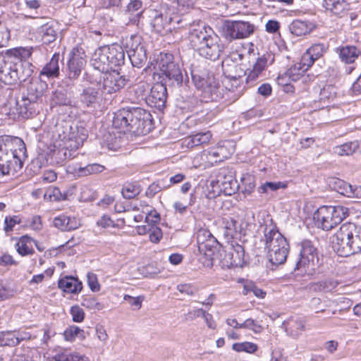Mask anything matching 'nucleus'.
Returning <instances> with one entry per match:
<instances>
[{
    "instance_id": "de8ad7c7",
    "label": "nucleus",
    "mask_w": 361,
    "mask_h": 361,
    "mask_svg": "<svg viewBox=\"0 0 361 361\" xmlns=\"http://www.w3.org/2000/svg\"><path fill=\"white\" fill-rule=\"evenodd\" d=\"M286 187V184L282 182H266L259 188L258 191L260 193H268L269 191H276Z\"/></svg>"
},
{
    "instance_id": "a878e982",
    "label": "nucleus",
    "mask_w": 361,
    "mask_h": 361,
    "mask_svg": "<svg viewBox=\"0 0 361 361\" xmlns=\"http://www.w3.org/2000/svg\"><path fill=\"white\" fill-rule=\"evenodd\" d=\"M212 136V133L209 131L198 133L185 138L182 142V145L192 149L195 147L208 144Z\"/></svg>"
},
{
    "instance_id": "5701e85b",
    "label": "nucleus",
    "mask_w": 361,
    "mask_h": 361,
    "mask_svg": "<svg viewBox=\"0 0 361 361\" xmlns=\"http://www.w3.org/2000/svg\"><path fill=\"white\" fill-rule=\"evenodd\" d=\"M336 52L342 62L350 64L361 55V49L354 45H345L337 47Z\"/></svg>"
},
{
    "instance_id": "a19ab883",
    "label": "nucleus",
    "mask_w": 361,
    "mask_h": 361,
    "mask_svg": "<svg viewBox=\"0 0 361 361\" xmlns=\"http://www.w3.org/2000/svg\"><path fill=\"white\" fill-rule=\"evenodd\" d=\"M336 96V87L331 85H326L320 90L319 101L324 104L330 102Z\"/></svg>"
},
{
    "instance_id": "2f4dec72",
    "label": "nucleus",
    "mask_w": 361,
    "mask_h": 361,
    "mask_svg": "<svg viewBox=\"0 0 361 361\" xmlns=\"http://www.w3.org/2000/svg\"><path fill=\"white\" fill-rule=\"evenodd\" d=\"M99 99V92L93 87L83 89L80 95V100L87 107H93Z\"/></svg>"
},
{
    "instance_id": "f03ea898",
    "label": "nucleus",
    "mask_w": 361,
    "mask_h": 361,
    "mask_svg": "<svg viewBox=\"0 0 361 361\" xmlns=\"http://www.w3.org/2000/svg\"><path fill=\"white\" fill-rule=\"evenodd\" d=\"M189 40L201 56L211 61L219 59L224 49L219 37L209 27H199L191 30Z\"/></svg>"
},
{
    "instance_id": "864d4df0",
    "label": "nucleus",
    "mask_w": 361,
    "mask_h": 361,
    "mask_svg": "<svg viewBox=\"0 0 361 361\" xmlns=\"http://www.w3.org/2000/svg\"><path fill=\"white\" fill-rule=\"evenodd\" d=\"M49 197L51 201H61L66 199V196L63 195L60 190L57 188H49L44 194V197Z\"/></svg>"
},
{
    "instance_id": "8fccbe9b",
    "label": "nucleus",
    "mask_w": 361,
    "mask_h": 361,
    "mask_svg": "<svg viewBox=\"0 0 361 361\" xmlns=\"http://www.w3.org/2000/svg\"><path fill=\"white\" fill-rule=\"evenodd\" d=\"M243 329L252 331L255 334H260L263 331L264 327L257 321L249 318L243 322Z\"/></svg>"
},
{
    "instance_id": "13d9d810",
    "label": "nucleus",
    "mask_w": 361,
    "mask_h": 361,
    "mask_svg": "<svg viewBox=\"0 0 361 361\" xmlns=\"http://www.w3.org/2000/svg\"><path fill=\"white\" fill-rule=\"evenodd\" d=\"M315 59L311 56V55L306 51L302 56L300 62L298 63L302 66L306 71L312 66Z\"/></svg>"
},
{
    "instance_id": "f257e3e1",
    "label": "nucleus",
    "mask_w": 361,
    "mask_h": 361,
    "mask_svg": "<svg viewBox=\"0 0 361 361\" xmlns=\"http://www.w3.org/2000/svg\"><path fill=\"white\" fill-rule=\"evenodd\" d=\"M151 114L141 109H122L114 114L112 126L121 133L145 135L149 132Z\"/></svg>"
},
{
    "instance_id": "ea45409f",
    "label": "nucleus",
    "mask_w": 361,
    "mask_h": 361,
    "mask_svg": "<svg viewBox=\"0 0 361 361\" xmlns=\"http://www.w3.org/2000/svg\"><path fill=\"white\" fill-rule=\"evenodd\" d=\"M334 189L344 196L352 197L353 186L341 179L334 180Z\"/></svg>"
},
{
    "instance_id": "39448f33",
    "label": "nucleus",
    "mask_w": 361,
    "mask_h": 361,
    "mask_svg": "<svg viewBox=\"0 0 361 361\" xmlns=\"http://www.w3.org/2000/svg\"><path fill=\"white\" fill-rule=\"evenodd\" d=\"M125 59L122 47L113 44L98 48L92 55L91 64L94 70L102 73L123 64Z\"/></svg>"
},
{
    "instance_id": "bf43d9fd",
    "label": "nucleus",
    "mask_w": 361,
    "mask_h": 361,
    "mask_svg": "<svg viewBox=\"0 0 361 361\" xmlns=\"http://www.w3.org/2000/svg\"><path fill=\"white\" fill-rule=\"evenodd\" d=\"M123 298L130 304V306L135 307L137 310L140 309L142 307L143 298L140 296L135 298L128 295H125Z\"/></svg>"
},
{
    "instance_id": "c85d7f7f",
    "label": "nucleus",
    "mask_w": 361,
    "mask_h": 361,
    "mask_svg": "<svg viewBox=\"0 0 361 361\" xmlns=\"http://www.w3.org/2000/svg\"><path fill=\"white\" fill-rule=\"evenodd\" d=\"M37 35L44 44H49L54 42L57 35L55 24L48 22L42 25L38 28Z\"/></svg>"
},
{
    "instance_id": "6ab92c4d",
    "label": "nucleus",
    "mask_w": 361,
    "mask_h": 361,
    "mask_svg": "<svg viewBox=\"0 0 361 361\" xmlns=\"http://www.w3.org/2000/svg\"><path fill=\"white\" fill-rule=\"evenodd\" d=\"M132 44H127V54L132 65L135 67H142L147 61L146 50L140 44V38L137 37L131 39Z\"/></svg>"
},
{
    "instance_id": "423d86ee",
    "label": "nucleus",
    "mask_w": 361,
    "mask_h": 361,
    "mask_svg": "<svg viewBox=\"0 0 361 361\" xmlns=\"http://www.w3.org/2000/svg\"><path fill=\"white\" fill-rule=\"evenodd\" d=\"M191 75L195 87L200 91L202 102H216L224 98V88L212 73L207 71L192 70Z\"/></svg>"
},
{
    "instance_id": "1a4fd4ad",
    "label": "nucleus",
    "mask_w": 361,
    "mask_h": 361,
    "mask_svg": "<svg viewBox=\"0 0 361 361\" xmlns=\"http://www.w3.org/2000/svg\"><path fill=\"white\" fill-rule=\"evenodd\" d=\"M154 68L164 75L173 85H180L183 80L182 71L169 53H159L154 60Z\"/></svg>"
},
{
    "instance_id": "e2e57ef3",
    "label": "nucleus",
    "mask_w": 361,
    "mask_h": 361,
    "mask_svg": "<svg viewBox=\"0 0 361 361\" xmlns=\"http://www.w3.org/2000/svg\"><path fill=\"white\" fill-rule=\"evenodd\" d=\"M267 63V59L264 56L257 59V61L253 65V70L259 74L264 70Z\"/></svg>"
},
{
    "instance_id": "4c0bfd02",
    "label": "nucleus",
    "mask_w": 361,
    "mask_h": 361,
    "mask_svg": "<svg viewBox=\"0 0 361 361\" xmlns=\"http://www.w3.org/2000/svg\"><path fill=\"white\" fill-rule=\"evenodd\" d=\"M359 147L357 140L338 145L334 148V152L339 156H349L353 154Z\"/></svg>"
},
{
    "instance_id": "69168bd1",
    "label": "nucleus",
    "mask_w": 361,
    "mask_h": 361,
    "mask_svg": "<svg viewBox=\"0 0 361 361\" xmlns=\"http://www.w3.org/2000/svg\"><path fill=\"white\" fill-rule=\"evenodd\" d=\"M96 335L97 338L104 344L107 342L109 336L106 334V329L103 326L97 325L96 326Z\"/></svg>"
},
{
    "instance_id": "9b49d317",
    "label": "nucleus",
    "mask_w": 361,
    "mask_h": 361,
    "mask_svg": "<svg viewBox=\"0 0 361 361\" xmlns=\"http://www.w3.org/2000/svg\"><path fill=\"white\" fill-rule=\"evenodd\" d=\"M197 243L199 261L204 267L211 268L214 264V255L218 245L216 239L209 230L201 228L197 233Z\"/></svg>"
},
{
    "instance_id": "3c124183",
    "label": "nucleus",
    "mask_w": 361,
    "mask_h": 361,
    "mask_svg": "<svg viewBox=\"0 0 361 361\" xmlns=\"http://www.w3.org/2000/svg\"><path fill=\"white\" fill-rule=\"evenodd\" d=\"M81 305L90 310H100L101 305L97 301V299L93 295H85L82 298Z\"/></svg>"
},
{
    "instance_id": "09e8293b",
    "label": "nucleus",
    "mask_w": 361,
    "mask_h": 361,
    "mask_svg": "<svg viewBox=\"0 0 361 361\" xmlns=\"http://www.w3.org/2000/svg\"><path fill=\"white\" fill-rule=\"evenodd\" d=\"M326 47L324 44H314L312 45L307 51L313 57L315 61L323 56L326 52Z\"/></svg>"
},
{
    "instance_id": "7c9ffc66",
    "label": "nucleus",
    "mask_w": 361,
    "mask_h": 361,
    "mask_svg": "<svg viewBox=\"0 0 361 361\" xmlns=\"http://www.w3.org/2000/svg\"><path fill=\"white\" fill-rule=\"evenodd\" d=\"M314 27V23L301 20H294L289 25L290 32L298 37L310 33Z\"/></svg>"
},
{
    "instance_id": "393cba45",
    "label": "nucleus",
    "mask_w": 361,
    "mask_h": 361,
    "mask_svg": "<svg viewBox=\"0 0 361 361\" xmlns=\"http://www.w3.org/2000/svg\"><path fill=\"white\" fill-rule=\"evenodd\" d=\"M32 47H17L6 51V54L8 58H16L20 59L22 62L20 66H27V68H32V66L29 62L26 61L29 59L32 53Z\"/></svg>"
},
{
    "instance_id": "6e6552de",
    "label": "nucleus",
    "mask_w": 361,
    "mask_h": 361,
    "mask_svg": "<svg viewBox=\"0 0 361 361\" xmlns=\"http://www.w3.org/2000/svg\"><path fill=\"white\" fill-rule=\"evenodd\" d=\"M181 22L180 18L176 13V8L173 5L162 4L159 8L153 11V19L152 26L157 32L171 31L178 28V25Z\"/></svg>"
},
{
    "instance_id": "0eeeda50",
    "label": "nucleus",
    "mask_w": 361,
    "mask_h": 361,
    "mask_svg": "<svg viewBox=\"0 0 361 361\" xmlns=\"http://www.w3.org/2000/svg\"><path fill=\"white\" fill-rule=\"evenodd\" d=\"M348 216V209L341 205L322 206L314 214L316 224L323 230L329 231L339 224Z\"/></svg>"
},
{
    "instance_id": "f8f14e48",
    "label": "nucleus",
    "mask_w": 361,
    "mask_h": 361,
    "mask_svg": "<svg viewBox=\"0 0 361 361\" xmlns=\"http://www.w3.org/2000/svg\"><path fill=\"white\" fill-rule=\"evenodd\" d=\"M11 58L0 55V80L5 84L12 85L18 81H25L31 76L33 70L27 68L22 74L18 73V64L9 61Z\"/></svg>"
},
{
    "instance_id": "4468645a",
    "label": "nucleus",
    "mask_w": 361,
    "mask_h": 361,
    "mask_svg": "<svg viewBox=\"0 0 361 361\" xmlns=\"http://www.w3.org/2000/svg\"><path fill=\"white\" fill-rule=\"evenodd\" d=\"M256 26L245 20H228L225 23L224 35L226 39H243L250 37L255 31Z\"/></svg>"
},
{
    "instance_id": "412c9836",
    "label": "nucleus",
    "mask_w": 361,
    "mask_h": 361,
    "mask_svg": "<svg viewBox=\"0 0 361 361\" xmlns=\"http://www.w3.org/2000/svg\"><path fill=\"white\" fill-rule=\"evenodd\" d=\"M216 183L228 195L234 193L237 189V182L233 173L228 169H220L216 175Z\"/></svg>"
},
{
    "instance_id": "ddd939ff",
    "label": "nucleus",
    "mask_w": 361,
    "mask_h": 361,
    "mask_svg": "<svg viewBox=\"0 0 361 361\" xmlns=\"http://www.w3.org/2000/svg\"><path fill=\"white\" fill-rule=\"evenodd\" d=\"M63 143L54 145L53 148L50 149L49 155L51 161L56 164H62L66 160L70 159L73 157V152L78 149L82 144L81 140H74L73 137L63 135Z\"/></svg>"
},
{
    "instance_id": "338daca9",
    "label": "nucleus",
    "mask_w": 361,
    "mask_h": 361,
    "mask_svg": "<svg viewBox=\"0 0 361 361\" xmlns=\"http://www.w3.org/2000/svg\"><path fill=\"white\" fill-rule=\"evenodd\" d=\"M280 27L277 20H269L265 25V30L269 33H276Z\"/></svg>"
},
{
    "instance_id": "49530a36",
    "label": "nucleus",
    "mask_w": 361,
    "mask_h": 361,
    "mask_svg": "<svg viewBox=\"0 0 361 361\" xmlns=\"http://www.w3.org/2000/svg\"><path fill=\"white\" fill-rule=\"evenodd\" d=\"M307 71L298 63L291 66L287 71V75L293 81H298Z\"/></svg>"
},
{
    "instance_id": "e433bc0d",
    "label": "nucleus",
    "mask_w": 361,
    "mask_h": 361,
    "mask_svg": "<svg viewBox=\"0 0 361 361\" xmlns=\"http://www.w3.org/2000/svg\"><path fill=\"white\" fill-rule=\"evenodd\" d=\"M322 6L326 10L336 16H339L345 11V0H323Z\"/></svg>"
},
{
    "instance_id": "37998d69",
    "label": "nucleus",
    "mask_w": 361,
    "mask_h": 361,
    "mask_svg": "<svg viewBox=\"0 0 361 361\" xmlns=\"http://www.w3.org/2000/svg\"><path fill=\"white\" fill-rule=\"evenodd\" d=\"M232 349L236 352H245L247 353H254L258 349L257 344L252 342L235 343L232 345Z\"/></svg>"
},
{
    "instance_id": "603ef678",
    "label": "nucleus",
    "mask_w": 361,
    "mask_h": 361,
    "mask_svg": "<svg viewBox=\"0 0 361 361\" xmlns=\"http://www.w3.org/2000/svg\"><path fill=\"white\" fill-rule=\"evenodd\" d=\"M140 192V188L133 185H127L122 189V194L126 199H132Z\"/></svg>"
},
{
    "instance_id": "f704fd0d",
    "label": "nucleus",
    "mask_w": 361,
    "mask_h": 361,
    "mask_svg": "<svg viewBox=\"0 0 361 361\" xmlns=\"http://www.w3.org/2000/svg\"><path fill=\"white\" fill-rule=\"evenodd\" d=\"M34 239L28 235H23L16 244V248L21 256L31 255L35 252L32 247Z\"/></svg>"
},
{
    "instance_id": "2eb2a0df",
    "label": "nucleus",
    "mask_w": 361,
    "mask_h": 361,
    "mask_svg": "<svg viewBox=\"0 0 361 361\" xmlns=\"http://www.w3.org/2000/svg\"><path fill=\"white\" fill-rule=\"evenodd\" d=\"M127 79L116 70L102 73L99 89L104 94H111L119 91L126 85Z\"/></svg>"
},
{
    "instance_id": "774afa93",
    "label": "nucleus",
    "mask_w": 361,
    "mask_h": 361,
    "mask_svg": "<svg viewBox=\"0 0 361 361\" xmlns=\"http://www.w3.org/2000/svg\"><path fill=\"white\" fill-rule=\"evenodd\" d=\"M247 75L245 79V82L249 86L253 85V83L256 81V80L259 78V73L254 71L253 69L249 71L247 73H245Z\"/></svg>"
},
{
    "instance_id": "9d476101",
    "label": "nucleus",
    "mask_w": 361,
    "mask_h": 361,
    "mask_svg": "<svg viewBox=\"0 0 361 361\" xmlns=\"http://www.w3.org/2000/svg\"><path fill=\"white\" fill-rule=\"evenodd\" d=\"M319 264L317 249L310 240H303L300 244L299 257L295 263V271L299 274L312 275Z\"/></svg>"
},
{
    "instance_id": "f3484780",
    "label": "nucleus",
    "mask_w": 361,
    "mask_h": 361,
    "mask_svg": "<svg viewBox=\"0 0 361 361\" xmlns=\"http://www.w3.org/2000/svg\"><path fill=\"white\" fill-rule=\"evenodd\" d=\"M221 229L224 236L228 240L240 238L243 233V221L233 217L226 216L221 220Z\"/></svg>"
},
{
    "instance_id": "c03bdc74",
    "label": "nucleus",
    "mask_w": 361,
    "mask_h": 361,
    "mask_svg": "<svg viewBox=\"0 0 361 361\" xmlns=\"http://www.w3.org/2000/svg\"><path fill=\"white\" fill-rule=\"evenodd\" d=\"M57 361H90L89 358L78 353H61L55 355Z\"/></svg>"
},
{
    "instance_id": "7ed1b4c3",
    "label": "nucleus",
    "mask_w": 361,
    "mask_h": 361,
    "mask_svg": "<svg viewBox=\"0 0 361 361\" xmlns=\"http://www.w3.org/2000/svg\"><path fill=\"white\" fill-rule=\"evenodd\" d=\"M332 247L338 255L348 257L361 252V228L345 223L331 238Z\"/></svg>"
},
{
    "instance_id": "dca6fc26",
    "label": "nucleus",
    "mask_w": 361,
    "mask_h": 361,
    "mask_svg": "<svg viewBox=\"0 0 361 361\" xmlns=\"http://www.w3.org/2000/svg\"><path fill=\"white\" fill-rule=\"evenodd\" d=\"M223 82L225 100L229 102H233L237 100L243 95L246 88L240 76H228Z\"/></svg>"
},
{
    "instance_id": "bb28decb",
    "label": "nucleus",
    "mask_w": 361,
    "mask_h": 361,
    "mask_svg": "<svg viewBox=\"0 0 361 361\" xmlns=\"http://www.w3.org/2000/svg\"><path fill=\"white\" fill-rule=\"evenodd\" d=\"M58 286L68 293H78L82 289V283L77 278L66 276L58 281Z\"/></svg>"
},
{
    "instance_id": "6e6d98bb",
    "label": "nucleus",
    "mask_w": 361,
    "mask_h": 361,
    "mask_svg": "<svg viewBox=\"0 0 361 361\" xmlns=\"http://www.w3.org/2000/svg\"><path fill=\"white\" fill-rule=\"evenodd\" d=\"M249 292H252L253 294L259 298H264L266 295V293L264 291L253 285L244 286L243 290V295H247Z\"/></svg>"
},
{
    "instance_id": "58836bf2",
    "label": "nucleus",
    "mask_w": 361,
    "mask_h": 361,
    "mask_svg": "<svg viewBox=\"0 0 361 361\" xmlns=\"http://www.w3.org/2000/svg\"><path fill=\"white\" fill-rule=\"evenodd\" d=\"M64 338L67 341H74L77 338L80 340L85 338L84 330L76 326H71L63 333Z\"/></svg>"
},
{
    "instance_id": "aec40b11",
    "label": "nucleus",
    "mask_w": 361,
    "mask_h": 361,
    "mask_svg": "<svg viewBox=\"0 0 361 361\" xmlns=\"http://www.w3.org/2000/svg\"><path fill=\"white\" fill-rule=\"evenodd\" d=\"M287 335L294 339L298 338L305 331V320L299 316H293L282 324Z\"/></svg>"
},
{
    "instance_id": "c756f323",
    "label": "nucleus",
    "mask_w": 361,
    "mask_h": 361,
    "mask_svg": "<svg viewBox=\"0 0 361 361\" xmlns=\"http://www.w3.org/2000/svg\"><path fill=\"white\" fill-rule=\"evenodd\" d=\"M126 14L129 16V23L138 25L142 15V2L140 0H130L127 6Z\"/></svg>"
},
{
    "instance_id": "473e14b6",
    "label": "nucleus",
    "mask_w": 361,
    "mask_h": 361,
    "mask_svg": "<svg viewBox=\"0 0 361 361\" xmlns=\"http://www.w3.org/2000/svg\"><path fill=\"white\" fill-rule=\"evenodd\" d=\"M105 166L97 163L89 164L85 166L74 169V174L78 177H86L101 173L105 170Z\"/></svg>"
},
{
    "instance_id": "cd10ccee",
    "label": "nucleus",
    "mask_w": 361,
    "mask_h": 361,
    "mask_svg": "<svg viewBox=\"0 0 361 361\" xmlns=\"http://www.w3.org/2000/svg\"><path fill=\"white\" fill-rule=\"evenodd\" d=\"M167 98L166 86L162 83H157L151 88L149 100L158 107L164 106Z\"/></svg>"
},
{
    "instance_id": "79ce46f5",
    "label": "nucleus",
    "mask_w": 361,
    "mask_h": 361,
    "mask_svg": "<svg viewBox=\"0 0 361 361\" xmlns=\"http://www.w3.org/2000/svg\"><path fill=\"white\" fill-rule=\"evenodd\" d=\"M224 149L222 147L212 148L204 154L207 156V161L211 163H217L226 158L224 153Z\"/></svg>"
},
{
    "instance_id": "72a5a7b5",
    "label": "nucleus",
    "mask_w": 361,
    "mask_h": 361,
    "mask_svg": "<svg viewBox=\"0 0 361 361\" xmlns=\"http://www.w3.org/2000/svg\"><path fill=\"white\" fill-rule=\"evenodd\" d=\"M59 54H54L50 61L42 69L40 75L49 78H56L59 75Z\"/></svg>"
},
{
    "instance_id": "4be33fe9",
    "label": "nucleus",
    "mask_w": 361,
    "mask_h": 361,
    "mask_svg": "<svg viewBox=\"0 0 361 361\" xmlns=\"http://www.w3.org/2000/svg\"><path fill=\"white\" fill-rule=\"evenodd\" d=\"M38 96L36 94L27 92L23 94L20 99H17L16 105L18 114L24 118L29 117L34 110Z\"/></svg>"
},
{
    "instance_id": "0e129e2a",
    "label": "nucleus",
    "mask_w": 361,
    "mask_h": 361,
    "mask_svg": "<svg viewBox=\"0 0 361 361\" xmlns=\"http://www.w3.org/2000/svg\"><path fill=\"white\" fill-rule=\"evenodd\" d=\"M163 187L160 185L159 183H152L146 190L147 196L149 197H154L157 193L160 192Z\"/></svg>"
},
{
    "instance_id": "5fc2aeb1",
    "label": "nucleus",
    "mask_w": 361,
    "mask_h": 361,
    "mask_svg": "<svg viewBox=\"0 0 361 361\" xmlns=\"http://www.w3.org/2000/svg\"><path fill=\"white\" fill-rule=\"evenodd\" d=\"M70 314L74 322L80 323L84 320L85 312L78 305H73L70 310Z\"/></svg>"
},
{
    "instance_id": "a211bd4d",
    "label": "nucleus",
    "mask_w": 361,
    "mask_h": 361,
    "mask_svg": "<svg viewBox=\"0 0 361 361\" xmlns=\"http://www.w3.org/2000/svg\"><path fill=\"white\" fill-rule=\"evenodd\" d=\"M85 63V56L82 49L78 47L73 48L71 52V58L68 62V78H78Z\"/></svg>"
},
{
    "instance_id": "c9c22d12",
    "label": "nucleus",
    "mask_w": 361,
    "mask_h": 361,
    "mask_svg": "<svg viewBox=\"0 0 361 361\" xmlns=\"http://www.w3.org/2000/svg\"><path fill=\"white\" fill-rule=\"evenodd\" d=\"M228 255L231 257V264L232 266L241 267L244 264L245 250L242 245L239 244L233 245Z\"/></svg>"
},
{
    "instance_id": "680f3d73",
    "label": "nucleus",
    "mask_w": 361,
    "mask_h": 361,
    "mask_svg": "<svg viewBox=\"0 0 361 361\" xmlns=\"http://www.w3.org/2000/svg\"><path fill=\"white\" fill-rule=\"evenodd\" d=\"M87 278V283L90 286V288L92 291L99 290V284L97 281L96 275L92 273H88Z\"/></svg>"
},
{
    "instance_id": "20e7f679",
    "label": "nucleus",
    "mask_w": 361,
    "mask_h": 361,
    "mask_svg": "<svg viewBox=\"0 0 361 361\" xmlns=\"http://www.w3.org/2000/svg\"><path fill=\"white\" fill-rule=\"evenodd\" d=\"M263 233L264 236L261 238V242L264 244L269 262L274 265L283 264L286 261L289 251V245L286 238L272 223L264 226Z\"/></svg>"
},
{
    "instance_id": "052dcab7",
    "label": "nucleus",
    "mask_w": 361,
    "mask_h": 361,
    "mask_svg": "<svg viewBox=\"0 0 361 361\" xmlns=\"http://www.w3.org/2000/svg\"><path fill=\"white\" fill-rule=\"evenodd\" d=\"M149 240L151 242L157 243L159 242L160 239L162 238V232L161 228L159 227H152L149 229Z\"/></svg>"
},
{
    "instance_id": "4d7b16f0",
    "label": "nucleus",
    "mask_w": 361,
    "mask_h": 361,
    "mask_svg": "<svg viewBox=\"0 0 361 361\" xmlns=\"http://www.w3.org/2000/svg\"><path fill=\"white\" fill-rule=\"evenodd\" d=\"M21 222L20 218L18 216H13L11 217H6L5 219V227L4 230L6 232H10L13 230V227L16 224H19Z\"/></svg>"
},
{
    "instance_id": "a18cd8bd",
    "label": "nucleus",
    "mask_w": 361,
    "mask_h": 361,
    "mask_svg": "<svg viewBox=\"0 0 361 361\" xmlns=\"http://www.w3.org/2000/svg\"><path fill=\"white\" fill-rule=\"evenodd\" d=\"M17 339L14 331H0V346H15Z\"/></svg>"
},
{
    "instance_id": "b1692460",
    "label": "nucleus",
    "mask_w": 361,
    "mask_h": 361,
    "mask_svg": "<svg viewBox=\"0 0 361 361\" xmlns=\"http://www.w3.org/2000/svg\"><path fill=\"white\" fill-rule=\"evenodd\" d=\"M54 226L62 231H69L78 228L80 226L78 219L71 217L65 214L54 218Z\"/></svg>"
}]
</instances>
